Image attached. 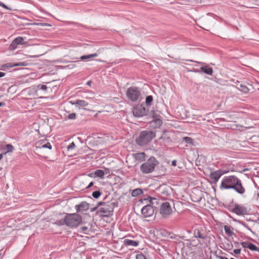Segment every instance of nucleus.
<instances>
[{
	"label": "nucleus",
	"instance_id": "nucleus-1",
	"mask_svg": "<svg viewBox=\"0 0 259 259\" xmlns=\"http://www.w3.org/2000/svg\"><path fill=\"white\" fill-rule=\"evenodd\" d=\"M220 188L221 190L233 189L240 195H243L245 192L241 180L235 176L225 177L222 180Z\"/></svg>",
	"mask_w": 259,
	"mask_h": 259
},
{
	"label": "nucleus",
	"instance_id": "nucleus-2",
	"mask_svg": "<svg viewBox=\"0 0 259 259\" xmlns=\"http://www.w3.org/2000/svg\"><path fill=\"white\" fill-rule=\"evenodd\" d=\"M102 206L97 211V214L100 216L109 217L111 215L115 207H117L116 202H98V206Z\"/></svg>",
	"mask_w": 259,
	"mask_h": 259
},
{
	"label": "nucleus",
	"instance_id": "nucleus-3",
	"mask_svg": "<svg viewBox=\"0 0 259 259\" xmlns=\"http://www.w3.org/2000/svg\"><path fill=\"white\" fill-rule=\"evenodd\" d=\"M155 136V133L152 131H143L140 133L139 136L136 138V142L140 146L145 145L150 142Z\"/></svg>",
	"mask_w": 259,
	"mask_h": 259
},
{
	"label": "nucleus",
	"instance_id": "nucleus-4",
	"mask_svg": "<svg viewBox=\"0 0 259 259\" xmlns=\"http://www.w3.org/2000/svg\"><path fill=\"white\" fill-rule=\"evenodd\" d=\"M159 164L156 159L151 156L146 162L141 165L140 170L143 174H150L154 170L155 166Z\"/></svg>",
	"mask_w": 259,
	"mask_h": 259
},
{
	"label": "nucleus",
	"instance_id": "nucleus-5",
	"mask_svg": "<svg viewBox=\"0 0 259 259\" xmlns=\"http://www.w3.org/2000/svg\"><path fill=\"white\" fill-rule=\"evenodd\" d=\"M66 225L69 227H76L81 224V217L75 213H67L65 217Z\"/></svg>",
	"mask_w": 259,
	"mask_h": 259
},
{
	"label": "nucleus",
	"instance_id": "nucleus-6",
	"mask_svg": "<svg viewBox=\"0 0 259 259\" xmlns=\"http://www.w3.org/2000/svg\"><path fill=\"white\" fill-rule=\"evenodd\" d=\"M159 213L163 218H168L172 213L170 204L168 202H163L160 204Z\"/></svg>",
	"mask_w": 259,
	"mask_h": 259
},
{
	"label": "nucleus",
	"instance_id": "nucleus-7",
	"mask_svg": "<svg viewBox=\"0 0 259 259\" xmlns=\"http://www.w3.org/2000/svg\"><path fill=\"white\" fill-rule=\"evenodd\" d=\"M140 95L141 92L136 87H130L126 91V96L127 98L133 102L137 101Z\"/></svg>",
	"mask_w": 259,
	"mask_h": 259
},
{
	"label": "nucleus",
	"instance_id": "nucleus-8",
	"mask_svg": "<svg viewBox=\"0 0 259 259\" xmlns=\"http://www.w3.org/2000/svg\"><path fill=\"white\" fill-rule=\"evenodd\" d=\"M231 211L238 215H245L249 212L247 207L238 204H235Z\"/></svg>",
	"mask_w": 259,
	"mask_h": 259
},
{
	"label": "nucleus",
	"instance_id": "nucleus-9",
	"mask_svg": "<svg viewBox=\"0 0 259 259\" xmlns=\"http://www.w3.org/2000/svg\"><path fill=\"white\" fill-rule=\"evenodd\" d=\"M152 117L153 119L150 121V125L151 127L156 128H159L162 124V120L161 117L155 113H153Z\"/></svg>",
	"mask_w": 259,
	"mask_h": 259
},
{
	"label": "nucleus",
	"instance_id": "nucleus-10",
	"mask_svg": "<svg viewBox=\"0 0 259 259\" xmlns=\"http://www.w3.org/2000/svg\"><path fill=\"white\" fill-rule=\"evenodd\" d=\"M146 110L142 105H137L133 108V113L135 117H142L146 115Z\"/></svg>",
	"mask_w": 259,
	"mask_h": 259
},
{
	"label": "nucleus",
	"instance_id": "nucleus-11",
	"mask_svg": "<svg viewBox=\"0 0 259 259\" xmlns=\"http://www.w3.org/2000/svg\"><path fill=\"white\" fill-rule=\"evenodd\" d=\"M226 172L225 171H223L222 170H216L210 174L209 178L212 182L216 184L220 177Z\"/></svg>",
	"mask_w": 259,
	"mask_h": 259
},
{
	"label": "nucleus",
	"instance_id": "nucleus-12",
	"mask_svg": "<svg viewBox=\"0 0 259 259\" xmlns=\"http://www.w3.org/2000/svg\"><path fill=\"white\" fill-rule=\"evenodd\" d=\"M154 209L151 205H146L142 209V214L145 218L150 217L154 213Z\"/></svg>",
	"mask_w": 259,
	"mask_h": 259
},
{
	"label": "nucleus",
	"instance_id": "nucleus-13",
	"mask_svg": "<svg viewBox=\"0 0 259 259\" xmlns=\"http://www.w3.org/2000/svg\"><path fill=\"white\" fill-rule=\"evenodd\" d=\"M75 208L77 212H82L87 210L89 208V204L85 201H82L78 205H76Z\"/></svg>",
	"mask_w": 259,
	"mask_h": 259
},
{
	"label": "nucleus",
	"instance_id": "nucleus-14",
	"mask_svg": "<svg viewBox=\"0 0 259 259\" xmlns=\"http://www.w3.org/2000/svg\"><path fill=\"white\" fill-rule=\"evenodd\" d=\"M193 234L194 237L200 239L202 241H204L207 237L206 234L202 229H195Z\"/></svg>",
	"mask_w": 259,
	"mask_h": 259
},
{
	"label": "nucleus",
	"instance_id": "nucleus-15",
	"mask_svg": "<svg viewBox=\"0 0 259 259\" xmlns=\"http://www.w3.org/2000/svg\"><path fill=\"white\" fill-rule=\"evenodd\" d=\"M45 141H39L36 143V149H41L42 148H48L51 150L52 149V146L49 142L45 143Z\"/></svg>",
	"mask_w": 259,
	"mask_h": 259
},
{
	"label": "nucleus",
	"instance_id": "nucleus-16",
	"mask_svg": "<svg viewBox=\"0 0 259 259\" xmlns=\"http://www.w3.org/2000/svg\"><path fill=\"white\" fill-rule=\"evenodd\" d=\"M201 71L204 72L205 73L208 75H212L213 73V69L211 67H209L207 66H202L200 67Z\"/></svg>",
	"mask_w": 259,
	"mask_h": 259
},
{
	"label": "nucleus",
	"instance_id": "nucleus-17",
	"mask_svg": "<svg viewBox=\"0 0 259 259\" xmlns=\"http://www.w3.org/2000/svg\"><path fill=\"white\" fill-rule=\"evenodd\" d=\"M98 56V54L94 53L88 55H83L80 57V59L83 61H88L93 58L96 57Z\"/></svg>",
	"mask_w": 259,
	"mask_h": 259
},
{
	"label": "nucleus",
	"instance_id": "nucleus-18",
	"mask_svg": "<svg viewBox=\"0 0 259 259\" xmlns=\"http://www.w3.org/2000/svg\"><path fill=\"white\" fill-rule=\"evenodd\" d=\"M70 103L72 105H78L82 107H85L88 105V103L84 100H78L76 101V102H73L72 101H70Z\"/></svg>",
	"mask_w": 259,
	"mask_h": 259
},
{
	"label": "nucleus",
	"instance_id": "nucleus-19",
	"mask_svg": "<svg viewBox=\"0 0 259 259\" xmlns=\"http://www.w3.org/2000/svg\"><path fill=\"white\" fill-rule=\"evenodd\" d=\"M124 244L127 246H137L138 245V242L130 239H125L124 241Z\"/></svg>",
	"mask_w": 259,
	"mask_h": 259
},
{
	"label": "nucleus",
	"instance_id": "nucleus-20",
	"mask_svg": "<svg viewBox=\"0 0 259 259\" xmlns=\"http://www.w3.org/2000/svg\"><path fill=\"white\" fill-rule=\"evenodd\" d=\"M237 88L240 90V91L243 92L244 93H247L249 92V89L248 88L242 84H239L237 85Z\"/></svg>",
	"mask_w": 259,
	"mask_h": 259
},
{
	"label": "nucleus",
	"instance_id": "nucleus-21",
	"mask_svg": "<svg viewBox=\"0 0 259 259\" xmlns=\"http://www.w3.org/2000/svg\"><path fill=\"white\" fill-rule=\"evenodd\" d=\"M143 193L142 189L140 188H137L133 190L132 192V196L133 197H137L140 194H142Z\"/></svg>",
	"mask_w": 259,
	"mask_h": 259
},
{
	"label": "nucleus",
	"instance_id": "nucleus-22",
	"mask_svg": "<svg viewBox=\"0 0 259 259\" xmlns=\"http://www.w3.org/2000/svg\"><path fill=\"white\" fill-rule=\"evenodd\" d=\"M135 158L139 160H145L146 154L144 152L137 153L135 155Z\"/></svg>",
	"mask_w": 259,
	"mask_h": 259
},
{
	"label": "nucleus",
	"instance_id": "nucleus-23",
	"mask_svg": "<svg viewBox=\"0 0 259 259\" xmlns=\"http://www.w3.org/2000/svg\"><path fill=\"white\" fill-rule=\"evenodd\" d=\"M94 174H95L96 177H99L103 179L104 178L105 173L103 170L98 169L94 172Z\"/></svg>",
	"mask_w": 259,
	"mask_h": 259
},
{
	"label": "nucleus",
	"instance_id": "nucleus-24",
	"mask_svg": "<svg viewBox=\"0 0 259 259\" xmlns=\"http://www.w3.org/2000/svg\"><path fill=\"white\" fill-rule=\"evenodd\" d=\"M15 43L18 45H25L26 44V42L24 41V38L22 37H16L14 39Z\"/></svg>",
	"mask_w": 259,
	"mask_h": 259
},
{
	"label": "nucleus",
	"instance_id": "nucleus-25",
	"mask_svg": "<svg viewBox=\"0 0 259 259\" xmlns=\"http://www.w3.org/2000/svg\"><path fill=\"white\" fill-rule=\"evenodd\" d=\"M150 204L149 205H151L153 208L154 207H156V205L159 204V201L155 198H150Z\"/></svg>",
	"mask_w": 259,
	"mask_h": 259
},
{
	"label": "nucleus",
	"instance_id": "nucleus-26",
	"mask_svg": "<svg viewBox=\"0 0 259 259\" xmlns=\"http://www.w3.org/2000/svg\"><path fill=\"white\" fill-rule=\"evenodd\" d=\"M224 230L225 233L229 236H231L234 234L233 232L231 231L230 226H225Z\"/></svg>",
	"mask_w": 259,
	"mask_h": 259
},
{
	"label": "nucleus",
	"instance_id": "nucleus-27",
	"mask_svg": "<svg viewBox=\"0 0 259 259\" xmlns=\"http://www.w3.org/2000/svg\"><path fill=\"white\" fill-rule=\"evenodd\" d=\"M248 248L252 251H259V248L252 243H250Z\"/></svg>",
	"mask_w": 259,
	"mask_h": 259
},
{
	"label": "nucleus",
	"instance_id": "nucleus-28",
	"mask_svg": "<svg viewBox=\"0 0 259 259\" xmlns=\"http://www.w3.org/2000/svg\"><path fill=\"white\" fill-rule=\"evenodd\" d=\"M152 101L153 97L152 96H148L146 98V103L148 106H149L151 104Z\"/></svg>",
	"mask_w": 259,
	"mask_h": 259
},
{
	"label": "nucleus",
	"instance_id": "nucleus-29",
	"mask_svg": "<svg viewBox=\"0 0 259 259\" xmlns=\"http://www.w3.org/2000/svg\"><path fill=\"white\" fill-rule=\"evenodd\" d=\"M102 193L100 191H96L93 192L92 196L95 198H98L100 195H101Z\"/></svg>",
	"mask_w": 259,
	"mask_h": 259
},
{
	"label": "nucleus",
	"instance_id": "nucleus-30",
	"mask_svg": "<svg viewBox=\"0 0 259 259\" xmlns=\"http://www.w3.org/2000/svg\"><path fill=\"white\" fill-rule=\"evenodd\" d=\"M17 46L18 45L15 43V42L13 40V41L9 46V50L11 51L14 50L17 48Z\"/></svg>",
	"mask_w": 259,
	"mask_h": 259
},
{
	"label": "nucleus",
	"instance_id": "nucleus-31",
	"mask_svg": "<svg viewBox=\"0 0 259 259\" xmlns=\"http://www.w3.org/2000/svg\"><path fill=\"white\" fill-rule=\"evenodd\" d=\"M6 151H7L6 152H12L13 151L14 147L11 144H7L6 146Z\"/></svg>",
	"mask_w": 259,
	"mask_h": 259
},
{
	"label": "nucleus",
	"instance_id": "nucleus-32",
	"mask_svg": "<svg viewBox=\"0 0 259 259\" xmlns=\"http://www.w3.org/2000/svg\"><path fill=\"white\" fill-rule=\"evenodd\" d=\"M15 63H8L3 65V67H6L8 68L15 67Z\"/></svg>",
	"mask_w": 259,
	"mask_h": 259
},
{
	"label": "nucleus",
	"instance_id": "nucleus-33",
	"mask_svg": "<svg viewBox=\"0 0 259 259\" xmlns=\"http://www.w3.org/2000/svg\"><path fill=\"white\" fill-rule=\"evenodd\" d=\"M239 223L240 224H241L244 227L246 228L247 230H249L250 231H251V230L250 228L249 227V226L248 225V224H247L245 222H242V221H239Z\"/></svg>",
	"mask_w": 259,
	"mask_h": 259
},
{
	"label": "nucleus",
	"instance_id": "nucleus-34",
	"mask_svg": "<svg viewBox=\"0 0 259 259\" xmlns=\"http://www.w3.org/2000/svg\"><path fill=\"white\" fill-rule=\"evenodd\" d=\"M250 243H251V242L245 241V242H242L241 245L243 247H244L245 248H248L249 246L250 245Z\"/></svg>",
	"mask_w": 259,
	"mask_h": 259
},
{
	"label": "nucleus",
	"instance_id": "nucleus-35",
	"mask_svg": "<svg viewBox=\"0 0 259 259\" xmlns=\"http://www.w3.org/2000/svg\"><path fill=\"white\" fill-rule=\"evenodd\" d=\"M55 224L59 226L63 225L64 224L66 225V222H65V218L63 220L57 221V222H55Z\"/></svg>",
	"mask_w": 259,
	"mask_h": 259
},
{
	"label": "nucleus",
	"instance_id": "nucleus-36",
	"mask_svg": "<svg viewBox=\"0 0 259 259\" xmlns=\"http://www.w3.org/2000/svg\"><path fill=\"white\" fill-rule=\"evenodd\" d=\"M136 259H147V258L145 257V256L143 254L140 253V254H137Z\"/></svg>",
	"mask_w": 259,
	"mask_h": 259
},
{
	"label": "nucleus",
	"instance_id": "nucleus-37",
	"mask_svg": "<svg viewBox=\"0 0 259 259\" xmlns=\"http://www.w3.org/2000/svg\"><path fill=\"white\" fill-rule=\"evenodd\" d=\"M37 88L41 90L46 91L47 87L45 84H39L37 86Z\"/></svg>",
	"mask_w": 259,
	"mask_h": 259
},
{
	"label": "nucleus",
	"instance_id": "nucleus-38",
	"mask_svg": "<svg viewBox=\"0 0 259 259\" xmlns=\"http://www.w3.org/2000/svg\"><path fill=\"white\" fill-rule=\"evenodd\" d=\"M184 139L185 140L186 142L187 143H189V144L192 143L193 140L191 138H190V137H185L184 138Z\"/></svg>",
	"mask_w": 259,
	"mask_h": 259
},
{
	"label": "nucleus",
	"instance_id": "nucleus-39",
	"mask_svg": "<svg viewBox=\"0 0 259 259\" xmlns=\"http://www.w3.org/2000/svg\"><path fill=\"white\" fill-rule=\"evenodd\" d=\"M75 147V144L73 143V142H72L71 144H70L68 146H67V149L68 150H71V149H73L74 148V147Z\"/></svg>",
	"mask_w": 259,
	"mask_h": 259
},
{
	"label": "nucleus",
	"instance_id": "nucleus-40",
	"mask_svg": "<svg viewBox=\"0 0 259 259\" xmlns=\"http://www.w3.org/2000/svg\"><path fill=\"white\" fill-rule=\"evenodd\" d=\"M68 118L70 119H74L76 118V114L72 113L68 115Z\"/></svg>",
	"mask_w": 259,
	"mask_h": 259
},
{
	"label": "nucleus",
	"instance_id": "nucleus-41",
	"mask_svg": "<svg viewBox=\"0 0 259 259\" xmlns=\"http://www.w3.org/2000/svg\"><path fill=\"white\" fill-rule=\"evenodd\" d=\"M15 66H25L26 65V63L25 62H19L17 63H15Z\"/></svg>",
	"mask_w": 259,
	"mask_h": 259
},
{
	"label": "nucleus",
	"instance_id": "nucleus-42",
	"mask_svg": "<svg viewBox=\"0 0 259 259\" xmlns=\"http://www.w3.org/2000/svg\"><path fill=\"white\" fill-rule=\"evenodd\" d=\"M0 6L2 7L3 8L8 9V10H11V9L9 8L6 5H5L2 2H0Z\"/></svg>",
	"mask_w": 259,
	"mask_h": 259
},
{
	"label": "nucleus",
	"instance_id": "nucleus-43",
	"mask_svg": "<svg viewBox=\"0 0 259 259\" xmlns=\"http://www.w3.org/2000/svg\"><path fill=\"white\" fill-rule=\"evenodd\" d=\"M233 252L235 254H239L241 252V249H236L233 250Z\"/></svg>",
	"mask_w": 259,
	"mask_h": 259
},
{
	"label": "nucleus",
	"instance_id": "nucleus-44",
	"mask_svg": "<svg viewBox=\"0 0 259 259\" xmlns=\"http://www.w3.org/2000/svg\"><path fill=\"white\" fill-rule=\"evenodd\" d=\"M100 206H98V204H97V205L93 208H92L91 209V211H94L95 210H96L97 209V208L99 207Z\"/></svg>",
	"mask_w": 259,
	"mask_h": 259
},
{
	"label": "nucleus",
	"instance_id": "nucleus-45",
	"mask_svg": "<svg viewBox=\"0 0 259 259\" xmlns=\"http://www.w3.org/2000/svg\"><path fill=\"white\" fill-rule=\"evenodd\" d=\"M88 229V228L87 227H82L80 228V230L83 232L87 231Z\"/></svg>",
	"mask_w": 259,
	"mask_h": 259
},
{
	"label": "nucleus",
	"instance_id": "nucleus-46",
	"mask_svg": "<svg viewBox=\"0 0 259 259\" xmlns=\"http://www.w3.org/2000/svg\"><path fill=\"white\" fill-rule=\"evenodd\" d=\"M88 176H89L90 177L96 178L95 174H94V172H92V173L89 174Z\"/></svg>",
	"mask_w": 259,
	"mask_h": 259
},
{
	"label": "nucleus",
	"instance_id": "nucleus-47",
	"mask_svg": "<svg viewBox=\"0 0 259 259\" xmlns=\"http://www.w3.org/2000/svg\"><path fill=\"white\" fill-rule=\"evenodd\" d=\"M6 75V73L4 72H0V78L4 77Z\"/></svg>",
	"mask_w": 259,
	"mask_h": 259
},
{
	"label": "nucleus",
	"instance_id": "nucleus-48",
	"mask_svg": "<svg viewBox=\"0 0 259 259\" xmlns=\"http://www.w3.org/2000/svg\"><path fill=\"white\" fill-rule=\"evenodd\" d=\"M94 185V183L93 182H91L89 185H88V186L87 187V188H91V187H92Z\"/></svg>",
	"mask_w": 259,
	"mask_h": 259
},
{
	"label": "nucleus",
	"instance_id": "nucleus-49",
	"mask_svg": "<svg viewBox=\"0 0 259 259\" xmlns=\"http://www.w3.org/2000/svg\"><path fill=\"white\" fill-rule=\"evenodd\" d=\"M176 164H177V161L176 160H174L172 161L171 165L172 166H176Z\"/></svg>",
	"mask_w": 259,
	"mask_h": 259
},
{
	"label": "nucleus",
	"instance_id": "nucleus-50",
	"mask_svg": "<svg viewBox=\"0 0 259 259\" xmlns=\"http://www.w3.org/2000/svg\"><path fill=\"white\" fill-rule=\"evenodd\" d=\"M203 20H204L205 21L209 22L213 20H212V19L205 18Z\"/></svg>",
	"mask_w": 259,
	"mask_h": 259
},
{
	"label": "nucleus",
	"instance_id": "nucleus-51",
	"mask_svg": "<svg viewBox=\"0 0 259 259\" xmlns=\"http://www.w3.org/2000/svg\"><path fill=\"white\" fill-rule=\"evenodd\" d=\"M249 221L250 222V223H251L252 225H256V222H255V221H252V220H251V221Z\"/></svg>",
	"mask_w": 259,
	"mask_h": 259
},
{
	"label": "nucleus",
	"instance_id": "nucleus-52",
	"mask_svg": "<svg viewBox=\"0 0 259 259\" xmlns=\"http://www.w3.org/2000/svg\"><path fill=\"white\" fill-rule=\"evenodd\" d=\"M220 259H228L227 257L225 256H220Z\"/></svg>",
	"mask_w": 259,
	"mask_h": 259
},
{
	"label": "nucleus",
	"instance_id": "nucleus-53",
	"mask_svg": "<svg viewBox=\"0 0 259 259\" xmlns=\"http://www.w3.org/2000/svg\"><path fill=\"white\" fill-rule=\"evenodd\" d=\"M220 259H228L227 257L225 256H220Z\"/></svg>",
	"mask_w": 259,
	"mask_h": 259
},
{
	"label": "nucleus",
	"instance_id": "nucleus-54",
	"mask_svg": "<svg viewBox=\"0 0 259 259\" xmlns=\"http://www.w3.org/2000/svg\"><path fill=\"white\" fill-rule=\"evenodd\" d=\"M91 83H92L91 81H89L87 82V84L88 85H90Z\"/></svg>",
	"mask_w": 259,
	"mask_h": 259
},
{
	"label": "nucleus",
	"instance_id": "nucleus-55",
	"mask_svg": "<svg viewBox=\"0 0 259 259\" xmlns=\"http://www.w3.org/2000/svg\"><path fill=\"white\" fill-rule=\"evenodd\" d=\"M5 105V104L3 102H0V107L3 106Z\"/></svg>",
	"mask_w": 259,
	"mask_h": 259
},
{
	"label": "nucleus",
	"instance_id": "nucleus-56",
	"mask_svg": "<svg viewBox=\"0 0 259 259\" xmlns=\"http://www.w3.org/2000/svg\"><path fill=\"white\" fill-rule=\"evenodd\" d=\"M3 157V154H0V160L2 159Z\"/></svg>",
	"mask_w": 259,
	"mask_h": 259
},
{
	"label": "nucleus",
	"instance_id": "nucleus-57",
	"mask_svg": "<svg viewBox=\"0 0 259 259\" xmlns=\"http://www.w3.org/2000/svg\"><path fill=\"white\" fill-rule=\"evenodd\" d=\"M187 232L188 233H190V234L192 233V232H191V230H187Z\"/></svg>",
	"mask_w": 259,
	"mask_h": 259
},
{
	"label": "nucleus",
	"instance_id": "nucleus-58",
	"mask_svg": "<svg viewBox=\"0 0 259 259\" xmlns=\"http://www.w3.org/2000/svg\"><path fill=\"white\" fill-rule=\"evenodd\" d=\"M187 61H190V62H192V61H192V60H188Z\"/></svg>",
	"mask_w": 259,
	"mask_h": 259
},
{
	"label": "nucleus",
	"instance_id": "nucleus-59",
	"mask_svg": "<svg viewBox=\"0 0 259 259\" xmlns=\"http://www.w3.org/2000/svg\"><path fill=\"white\" fill-rule=\"evenodd\" d=\"M235 244H238V242H235Z\"/></svg>",
	"mask_w": 259,
	"mask_h": 259
},
{
	"label": "nucleus",
	"instance_id": "nucleus-60",
	"mask_svg": "<svg viewBox=\"0 0 259 259\" xmlns=\"http://www.w3.org/2000/svg\"><path fill=\"white\" fill-rule=\"evenodd\" d=\"M231 259H234V258H231Z\"/></svg>",
	"mask_w": 259,
	"mask_h": 259
}]
</instances>
